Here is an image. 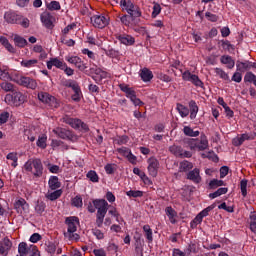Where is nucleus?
Wrapping results in <instances>:
<instances>
[{"label": "nucleus", "mask_w": 256, "mask_h": 256, "mask_svg": "<svg viewBox=\"0 0 256 256\" xmlns=\"http://www.w3.org/2000/svg\"><path fill=\"white\" fill-rule=\"evenodd\" d=\"M225 182L223 180L213 179L209 182L210 189H217V187H223Z\"/></svg>", "instance_id": "nucleus-44"}, {"label": "nucleus", "mask_w": 256, "mask_h": 256, "mask_svg": "<svg viewBox=\"0 0 256 256\" xmlns=\"http://www.w3.org/2000/svg\"><path fill=\"white\" fill-rule=\"evenodd\" d=\"M187 179L193 183L199 184L203 179L201 178V170L199 168H194L187 173Z\"/></svg>", "instance_id": "nucleus-14"}, {"label": "nucleus", "mask_w": 256, "mask_h": 256, "mask_svg": "<svg viewBox=\"0 0 256 256\" xmlns=\"http://www.w3.org/2000/svg\"><path fill=\"white\" fill-rule=\"evenodd\" d=\"M139 75L144 83H149L153 79V72L149 68H142Z\"/></svg>", "instance_id": "nucleus-24"}, {"label": "nucleus", "mask_w": 256, "mask_h": 256, "mask_svg": "<svg viewBox=\"0 0 256 256\" xmlns=\"http://www.w3.org/2000/svg\"><path fill=\"white\" fill-rule=\"evenodd\" d=\"M53 67H56L57 69H63L65 67V63L59 58H51L50 61L47 62V69H53Z\"/></svg>", "instance_id": "nucleus-22"}, {"label": "nucleus", "mask_w": 256, "mask_h": 256, "mask_svg": "<svg viewBox=\"0 0 256 256\" xmlns=\"http://www.w3.org/2000/svg\"><path fill=\"white\" fill-rule=\"evenodd\" d=\"M126 13H128V16L131 17L132 21H135V19L141 17V9L135 4L133 5V8H130Z\"/></svg>", "instance_id": "nucleus-25"}, {"label": "nucleus", "mask_w": 256, "mask_h": 256, "mask_svg": "<svg viewBox=\"0 0 256 256\" xmlns=\"http://www.w3.org/2000/svg\"><path fill=\"white\" fill-rule=\"evenodd\" d=\"M5 103L7 105H13L14 107H20V105H23L27 101V96L25 94L14 90L11 94H6L5 96Z\"/></svg>", "instance_id": "nucleus-5"}, {"label": "nucleus", "mask_w": 256, "mask_h": 256, "mask_svg": "<svg viewBox=\"0 0 256 256\" xmlns=\"http://www.w3.org/2000/svg\"><path fill=\"white\" fill-rule=\"evenodd\" d=\"M126 195L128 197H133L134 199H136L137 197H143V191L140 190H130L126 192Z\"/></svg>", "instance_id": "nucleus-46"}, {"label": "nucleus", "mask_w": 256, "mask_h": 256, "mask_svg": "<svg viewBox=\"0 0 256 256\" xmlns=\"http://www.w3.org/2000/svg\"><path fill=\"white\" fill-rule=\"evenodd\" d=\"M183 133H184V135H187V137H199V135H200L199 131H195V130H193V128H191L189 126H185L183 128Z\"/></svg>", "instance_id": "nucleus-39"}, {"label": "nucleus", "mask_w": 256, "mask_h": 256, "mask_svg": "<svg viewBox=\"0 0 256 256\" xmlns=\"http://www.w3.org/2000/svg\"><path fill=\"white\" fill-rule=\"evenodd\" d=\"M214 209H215V204H212L207 208H205L204 210H202L199 214L204 218L209 216V213H211V211H213Z\"/></svg>", "instance_id": "nucleus-55"}, {"label": "nucleus", "mask_w": 256, "mask_h": 256, "mask_svg": "<svg viewBox=\"0 0 256 256\" xmlns=\"http://www.w3.org/2000/svg\"><path fill=\"white\" fill-rule=\"evenodd\" d=\"M14 209H15L16 213H18L19 215L29 213V204L27 203V201L25 199L20 198L15 201Z\"/></svg>", "instance_id": "nucleus-12"}, {"label": "nucleus", "mask_w": 256, "mask_h": 256, "mask_svg": "<svg viewBox=\"0 0 256 256\" xmlns=\"http://www.w3.org/2000/svg\"><path fill=\"white\" fill-rule=\"evenodd\" d=\"M216 75L220 76V79H224V81H229V74L223 71L221 68H216L215 69Z\"/></svg>", "instance_id": "nucleus-48"}, {"label": "nucleus", "mask_w": 256, "mask_h": 256, "mask_svg": "<svg viewBox=\"0 0 256 256\" xmlns=\"http://www.w3.org/2000/svg\"><path fill=\"white\" fill-rule=\"evenodd\" d=\"M201 223H203V217H202L200 214H198V215L192 220V222L190 223V225H191V227H192V229H193V228L197 227V225H199V224H201Z\"/></svg>", "instance_id": "nucleus-52"}, {"label": "nucleus", "mask_w": 256, "mask_h": 256, "mask_svg": "<svg viewBox=\"0 0 256 256\" xmlns=\"http://www.w3.org/2000/svg\"><path fill=\"white\" fill-rule=\"evenodd\" d=\"M37 146L41 147V149H45V147H47V137H39L37 140Z\"/></svg>", "instance_id": "nucleus-59"}, {"label": "nucleus", "mask_w": 256, "mask_h": 256, "mask_svg": "<svg viewBox=\"0 0 256 256\" xmlns=\"http://www.w3.org/2000/svg\"><path fill=\"white\" fill-rule=\"evenodd\" d=\"M53 133L57 135L60 139H65L67 141H73L75 135L71 130H67L66 128L57 127L53 129Z\"/></svg>", "instance_id": "nucleus-10"}, {"label": "nucleus", "mask_w": 256, "mask_h": 256, "mask_svg": "<svg viewBox=\"0 0 256 256\" xmlns=\"http://www.w3.org/2000/svg\"><path fill=\"white\" fill-rule=\"evenodd\" d=\"M165 214L169 218V221L170 223H172V225H175V223H177V211H175L173 207L167 206L165 208Z\"/></svg>", "instance_id": "nucleus-21"}, {"label": "nucleus", "mask_w": 256, "mask_h": 256, "mask_svg": "<svg viewBox=\"0 0 256 256\" xmlns=\"http://www.w3.org/2000/svg\"><path fill=\"white\" fill-rule=\"evenodd\" d=\"M4 20L6 23H10L11 25H21V27H24V29H28L30 25V21L27 18L13 11L5 12Z\"/></svg>", "instance_id": "nucleus-2"}, {"label": "nucleus", "mask_w": 256, "mask_h": 256, "mask_svg": "<svg viewBox=\"0 0 256 256\" xmlns=\"http://www.w3.org/2000/svg\"><path fill=\"white\" fill-rule=\"evenodd\" d=\"M11 247H13V242L7 237H5L2 241H0V255H5V253H9L11 251Z\"/></svg>", "instance_id": "nucleus-19"}, {"label": "nucleus", "mask_w": 256, "mask_h": 256, "mask_svg": "<svg viewBox=\"0 0 256 256\" xmlns=\"http://www.w3.org/2000/svg\"><path fill=\"white\" fill-rule=\"evenodd\" d=\"M236 68L237 71L240 73H245V71H249L250 69H256V63L245 61V62H240L238 61L236 63Z\"/></svg>", "instance_id": "nucleus-16"}, {"label": "nucleus", "mask_w": 256, "mask_h": 256, "mask_svg": "<svg viewBox=\"0 0 256 256\" xmlns=\"http://www.w3.org/2000/svg\"><path fill=\"white\" fill-rule=\"evenodd\" d=\"M38 99L42 103H45L46 105H49V107H54V108L59 107V103L57 102V98H55L54 96H51L47 92L38 93Z\"/></svg>", "instance_id": "nucleus-8"}, {"label": "nucleus", "mask_w": 256, "mask_h": 256, "mask_svg": "<svg viewBox=\"0 0 256 256\" xmlns=\"http://www.w3.org/2000/svg\"><path fill=\"white\" fill-rule=\"evenodd\" d=\"M91 23L96 29H105L109 25V17L105 15H94L91 17Z\"/></svg>", "instance_id": "nucleus-7"}, {"label": "nucleus", "mask_w": 256, "mask_h": 256, "mask_svg": "<svg viewBox=\"0 0 256 256\" xmlns=\"http://www.w3.org/2000/svg\"><path fill=\"white\" fill-rule=\"evenodd\" d=\"M135 253V256H143V246H141V244H135Z\"/></svg>", "instance_id": "nucleus-64"}, {"label": "nucleus", "mask_w": 256, "mask_h": 256, "mask_svg": "<svg viewBox=\"0 0 256 256\" xmlns=\"http://www.w3.org/2000/svg\"><path fill=\"white\" fill-rule=\"evenodd\" d=\"M62 194H63L62 190H56L54 192L47 193L46 199H49V201H57V199H59V197H61Z\"/></svg>", "instance_id": "nucleus-40"}, {"label": "nucleus", "mask_w": 256, "mask_h": 256, "mask_svg": "<svg viewBox=\"0 0 256 256\" xmlns=\"http://www.w3.org/2000/svg\"><path fill=\"white\" fill-rule=\"evenodd\" d=\"M49 11H59L61 10V4L57 1H51L50 5H48Z\"/></svg>", "instance_id": "nucleus-50"}, {"label": "nucleus", "mask_w": 256, "mask_h": 256, "mask_svg": "<svg viewBox=\"0 0 256 256\" xmlns=\"http://www.w3.org/2000/svg\"><path fill=\"white\" fill-rule=\"evenodd\" d=\"M161 13V5L159 3H154L152 11V19H155L157 15Z\"/></svg>", "instance_id": "nucleus-54"}, {"label": "nucleus", "mask_w": 256, "mask_h": 256, "mask_svg": "<svg viewBox=\"0 0 256 256\" xmlns=\"http://www.w3.org/2000/svg\"><path fill=\"white\" fill-rule=\"evenodd\" d=\"M16 83L27 89H37V81L31 77L21 76L16 80Z\"/></svg>", "instance_id": "nucleus-11"}, {"label": "nucleus", "mask_w": 256, "mask_h": 256, "mask_svg": "<svg viewBox=\"0 0 256 256\" xmlns=\"http://www.w3.org/2000/svg\"><path fill=\"white\" fill-rule=\"evenodd\" d=\"M72 205L74 207H83V198L81 196H76L72 199Z\"/></svg>", "instance_id": "nucleus-56"}, {"label": "nucleus", "mask_w": 256, "mask_h": 256, "mask_svg": "<svg viewBox=\"0 0 256 256\" xmlns=\"http://www.w3.org/2000/svg\"><path fill=\"white\" fill-rule=\"evenodd\" d=\"M64 237L69 239V241H79L80 239L79 234L75 232L64 233Z\"/></svg>", "instance_id": "nucleus-49"}, {"label": "nucleus", "mask_w": 256, "mask_h": 256, "mask_svg": "<svg viewBox=\"0 0 256 256\" xmlns=\"http://www.w3.org/2000/svg\"><path fill=\"white\" fill-rule=\"evenodd\" d=\"M91 71L94 73L92 79H94L96 83H101L103 79H107V72L103 71L101 68H92Z\"/></svg>", "instance_id": "nucleus-18"}, {"label": "nucleus", "mask_w": 256, "mask_h": 256, "mask_svg": "<svg viewBox=\"0 0 256 256\" xmlns=\"http://www.w3.org/2000/svg\"><path fill=\"white\" fill-rule=\"evenodd\" d=\"M170 153L175 155V157H182L183 156V148L181 146L172 145L169 147Z\"/></svg>", "instance_id": "nucleus-37"}, {"label": "nucleus", "mask_w": 256, "mask_h": 256, "mask_svg": "<svg viewBox=\"0 0 256 256\" xmlns=\"http://www.w3.org/2000/svg\"><path fill=\"white\" fill-rule=\"evenodd\" d=\"M67 61H68V63L75 65V67H77V69H79V71H85V69H87V65L84 64L81 61V58H79L77 56H72V57L68 58Z\"/></svg>", "instance_id": "nucleus-20"}, {"label": "nucleus", "mask_w": 256, "mask_h": 256, "mask_svg": "<svg viewBox=\"0 0 256 256\" xmlns=\"http://www.w3.org/2000/svg\"><path fill=\"white\" fill-rule=\"evenodd\" d=\"M185 145L191 149V151H205L207 147H209V140H207V136L202 134L200 139L188 138L184 140Z\"/></svg>", "instance_id": "nucleus-4"}, {"label": "nucleus", "mask_w": 256, "mask_h": 256, "mask_svg": "<svg viewBox=\"0 0 256 256\" xmlns=\"http://www.w3.org/2000/svg\"><path fill=\"white\" fill-rule=\"evenodd\" d=\"M18 253L19 255L17 256H31V254L33 253V250H31V248H29V246H27V243L25 242H21L18 246Z\"/></svg>", "instance_id": "nucleus-23"}, {"label": "nucleus", "mask_w": 256, "mask_h": 256, "mask_svg": "<svg viewBox=\"0 0 256 256\" xmlns=\"http://www.w3.org/2000/svg\"><path fill=\"white\" fill-rule=\"evenodd\" d=\"M65 223L68 225V230L64 233H75L77 231V225H79V218L76 216L67 217Z\"/></svg>", "instance_id": "nucleus-13"}, {"label": "nucleus", "mask_w": 256, "mask_h": 256, "mask_svg": "<svg viewBox=\"0 0 256 256\" xmlns=\"http://www.w3.org/2000/svg\"><path fill=\"white\" fill-rule=\"evenodd\" d=\"M157 79H160V81H163L164 83H171V81H172L170 76L167 74H164V73H158Z\"/></svg>", "instance_id": "nucleus-57"}, {"label": "nucleus", "mask_w": 256, "mask_h": 256, "mask_svg": "<svg viewBox=\"0 0 256 256\" xmlns=\"http://www.w3.org/2000/svg\"><path fill=\"white\" fill-rule=\"evenodd\" d=\"M25 136H26L27 139H29V141H31L32 143H33V141H35V139H37V135H35V129L25 130Z\"/></svg>", "instance_id": "nucleus-47"}, {"label": "nucleus", "mask_w": 256, "mask_h": 256, "mask_svg": "<svg viewBox=\"0 0 256 256\" xmlns=\"http://www.w3.org/2000/svg\"><path fill=\"white\" fill-rule=\"evenodd\" d=\"M190 109V119H195L197 117V113H199V106H197V102L195 100H191L189 102Z\"/></svg>", "instance_id": "nucleus-29"}, {"label": "nucleus", "mask_w": 256, "mask_h": 256, "mask_svg": "<svg viewBox=\"0 0 256 256\" xmlns=\"http://www.w3.org/2000/svg\"><path fill=\"white\" fill-rule=\"evenodd\" d=\"M118 39L123 45H133L135 43V38L130 35H122Z\"/></svg>", "instance_id": "nucleus-34"}, {"label": "nucleus", "mask_w": 256, "mask_h": 256, "mask_svg": "<svg viewBox=\"0 0 256 256\" xmlns=\"http://www.w3.org/2000/svg\"><path fill=\"white\" fill-rule=\"evenodd\" d=\"M9 121V112H3L0 114V125H4Z\"/></svg>", "instance_id": "nucleus-63"}, {"label": "nucleus", "mask_w": 256, "mask_h": 256, "mask_svg": "<svg viewBox=\"0 0 256 256\" xmlns=\"http://www.w3.org/2000/svg\"><path fill=\"white\" fill-rule=\"evenodd\" d=\"M93 205L97 210L96 225L97 227H103V221H105V215H107V207H109V203H107L105 199H96L93 200Z\"/></svg>", "instance_id": "nucleus-1"}, {"label": "nucleus", "mask_w": 256, "mask_h": 256, "mask_svg": "<svg viewBox=\"0 0 256 256\" xmlns=\"http://www.w3.org/2000/svg\"><path fill=\"white\" fill-rule=\"evenodd\" d=\"M24 169L25 171L32 173V175H34L36 178L43 177V163L39 158L29 159L24 164Z\"/></svg>", "instance_id": "nucleus-3"}, {"label": "nucleus", "mask_w": 256, "mask_h": 256, "mask_svg": "<svg viewBox=\"0 0 256 256\" xmlns=\"http://www.w3.org/2000/svg\"><path fill=\"white\" fill-rule=\"evenodd\" d=\"M0 79H2V81H9V79H11V75H9V70H3L0 68Z\"/></svg>", "instance_id": "nucleus-53"}, {"label": "nucleus", "mask_w": 256, "mask_h": 256, "mask_svg": "<svg viewBox=\"0 0 256 256\" xmlns=\"http://www.w3.org/2000/svg\"><path fill=\"white\" fill-rule=\"evenodd\" d=\"M14 45L23 49V47H27V40L19 35L14 36Z\"/></svg>", "instance_id": "nucleus-32"}, {"label": "nucleus", "mask_w": 256, "mask_h": 256, "mask_svg": "<svg viewBox=\"0 0 256 256\" xmlns=\"http://www.w3.org/2000/svg\"><path fill=\"white\" fill-rule=\"evenodd\" d=\"M86 176L92 181V183H99V175H97V172L94 170H90Z\"/></svg>", "instance_id": "nucleus-45"}, {"label": "nucleus", "mask_w": 256, "mask_h": 256, "mask_svg": "<svg viewBox=\"0 0 256 256\" xmlns=\"http://www.w3.org/2000/svg\"><path fill=\"white\" fill-rule=\"evenodd\" d=\"M148 172L151 177H155L159 171V161L156 158L148 159Z\"/></svg>", "instance_id": "nucleus-15"}, {"label": "nucleus", "mask_w": 256, "mask_h": 256, "mask_svg": "<svg viewBox=\"0 0 256 256\" xmlns=\"http://www.w3.org/2000/svg\"><path fill=\"white\" fill-rule=\"evenodd\" d=\"M120 89L123 91V93H126V97H128L130 100L137 95L135 90L130 88L128 85L120 84Z\"/></svg>", "instance_id": "nucleus-30"}, {"label": "nucleus", "mask_w": 256, "mask_h": 256, "mask_svg": "<svg viewBox=\"0 0 256 256\" xmlns=\"http://www.w3.org/2000/svg\"><path fill=\"white\" fill-rule=\"evenodd\" d=\"M182 79L183 81H189L195 87H202L203 88V81L199 79V76L192 74L189 70H186L184 73H182Z\"/></svg>", "instance_id": "nucleus-9"}, {"label": "nucleus", "mask_w": 256, "mask_h": 256, "mask_svg": "<svg viewBox=\"0 0 256 256\" xmlns=\"http://www.w3.org/2000/svg\"><path fill=\"white\" fill-rule=\"evenodd\" d=\"M251 137H249V134H242L240 137H236L233 139V145L235 147H241L245 141H249Z\"/></svg>", "instance_id": "nucleus-28"}, {"label": "nucleus", "mask_w": 256, "mask_h": 256, "mask_svg": "<svg viewBox=\"0 0 256 256\" xmlns=\"http://www.w3.org/2000/svg\"><path fill=\"white\" fill-rule=\"evenodd\" d=\"M120 21L126 27H129V25H131V17L127 14H124L122 17H120Z\"/></svg>", "instance_id": "nucleus-61"}, {"label": "nucleus", "mask_w": 256, "mask_h": 256, "mask_svg": "<svg viewBox=\"0 0 256 256\" xmlns=\"http://www.w3.org/2000/svg\"><path fill=\"white\" fill-rule=\"evenodd\" d=\"M220 61L223 65H227L228 69H233V67H235V60H233L231 56H222Z\"/></svg>", "instance_id": "nucleus-33"}, {"label": "nucleus", "mask_w": 256, "mask_h": 256, "mask_svg": "<svg viewBox=\"0 0 256 256\" xmlns=\"http://www.w3.org/2000/svg\"><path fill=\"white\" fill-rule=\"evenodd\" d=\"M247 179H243L240 182V189L243 197H247Z\"/></svg>", "instance_id": "nucleus-51"}, {"label": "nucleus", "mask_w": 256, "mask_h": 256, "mask_svg": "<svg viewBox=\"0 0 256 256\" xmlns=\"http://www.w3.org/2000/svg\"><path fill=\"white\" fill-rule=\"evenodd\" d=\"M63 123H66V125H70L72 129H78L79 131H84V133H87L89 131V126L81 121L79 118H71L69 116H64L62 118Z\"/></svg>", "instance_id": "nucleus-6"}, {"label": "nucleus", "mask_w": 256, "mask_h": 256, "mask_svg": "<svg viewBox=\"0 0 256 256\" xmlns=\"http://www.w3.org/2000/svg\"><path fill=\"white\" fill-rule=\"evenodd\" d=\"M48 185L52 191H56V189H59V187H61V182H59V177L51 176L48 181Z\"/></svg>", "instance_id": "nucleus-27"}, {"label": "nucleus", "mask_w": 256, "mask_h": 256, "mask_svg": "<svg viewBox=\"0 0 256 256\" xmlns=\"http://www.w3.org/2000/svg\"><path fill=\"white\" fill-rule=\"evenodd\" d=\"M45 209H47V205L43 201H37L35 205V212L37 215H43L45 213Z\"/></svg>", "instance_id": "nucleus-38"}, {"label": "nucleus", "mask_w": 256, "mask_h": 256, "mask_svg": "<svg viewBox=\"0 0 256 256\" xmlns=\"http://www.w3.org/2000/svg\"><path fill=\"white\" fill-rule=\"evenodd\" d=\"M54 20H55V18L53 17V15H51V13L44 12L41 15V21L47 29H53V21Z\"/></svg>", "instance_id": "nucleus-17"}, {"label": "nucleus", "mask_w": 256, "mask_h": 256, "mask_svg": "<svg viewBox=\"0 0 256 256\" xmlns=\"http://www.w3.org/2000/svg\"><path fill=\"white\" fill-rule=\"evenodd\" d=\"M0 43L1 45H3V47H5L6 50L9 51V53H17V50L15 49V47L11 45V43L5 36H0Z\"/></svg>", "instance_id": "nucleus-26"}, {"label": "nucleus", "mask_w": 256, "mask_h": 256, "mask_svg": "<svg viewBox=\"0 0 256 256\" xmlns=\"http://www.w3.org/2000/svg\"><path fill=\"white\" fill-rule=\"evenodd\" d=\"M39 63L37 59H32V60H23L21 62L22 67H26L27 69L31 67H35Z\"/></svg>", "instance_id": "nucleus-43"}, {"label": "nucleus", "mask_w": 256, "mask_h": 256, "mask_svg": "<svg viewBox=\"0 0 256 256\" xmlns=\"http://www.w3.org/2000/svg\"><path fill=\"white\" fill-rule=\"evenodd\" d=\"M176 110L178 111L179 115L183 118L189 115V108H187L185 105L181 103H178L176 105Z\"/></svg>", "instance_id": "nucleus-36"}, {"label": "nucleus", "mask_w": 256, "mask_h": 256, "mask_svg": "<svg viewBox=\"0 0 256 256\" xmlns=\"http://www.w3.org/2000/svg\"><path fill=\"white\" fill-rule=\"evenodd\" d=\"M205 17L208 19V21H211L212 23H216V21H219V16L211 12H206Z\"/></svg>", "instance_id": "nucleus-60"}, {"label": "nucleus", "mask_w": 256, "mask_h": 256, "mask_svg": "<svg viewBox=\"0 0 256 256\" xmlns=\"http://www.w3.org/2000/svg\"><path fill=\"white\" fill-rule=\"evenodd\" d=\"M135 3L131 0H120V7L122 11H126V13L130 10L133 9V6Z\"/></svg>", "instance_id": "nucleus-35"}, {"label": "nucleus", "mask_w": 256, "mask_h": 256, "mask_svg": "<svg viewBox=\"0 0 256 256\" xmlns=\"http://www.w3.org/2000/svg\"><path fill=\"white\" fill-rule=\"evenodd\" d=\"M143 231H144L145 237L149 241V243L153 242V230L151 229V226L144 225Z\"/></svg>", "instance_id": "nucleus-41"}, {"label": "nucleus", "mask_w": 256, "mask_h": 256, "mask_svg": "<svg viewBox=\"0 0 256 256\" xmlns=\"http://www.w3.org/2000/svg\"><path fill=\"white\" fill-rule=\"evenodd\" d=\"M0 87L1 89H3V91H6V93H8L9 91L13 93V91H15V86L11 82H2L0 84Z\"/></svg>", "instance_id": "nucleus-42"}, {"label": "nucleus", "mask_w": 256, "mask_h": 256, "mask_svg": "<svg viewBox=\"0 0 256 256\" xmlns=\"http://www.w3.org/2000/svg\"><path fill=\"white\" fill-rule=\"evenodd\" d=\"M191 169H193V163L187 160L180 162V165H179L180 173H187V171H191Z\"/></svg>", "instance_id": "nucleus-31"}, {"label": "nucleus", "mask_w": 256, "mask_h": 256, "mask_svg": "<svg viewBox=\"0 0 256 256\" xmlns=\"http://www.w3.org/2000/svg\"><path fill=\"white\" fill-rule=\"evenodd\" d=\"M256 75L253 74V72H247L244 76V82L245 83H253L255 80Z\"/></svg>", "instance_id": "nucleus-58"}, {"label": "nucleus", "mask_w": 256, "mask_h": 256, "mask_svg": "<svg viewBox=\"0 0 256 256\" xmlns=\"http://www.w3.org/2000/svg\"><path fill=\"white\" fill-rule=\"evenodd\" d=\"M117 152L120 155H123V157H128L129 154L131 153V149L127 148V147H122V148H118Z\"/></svg>", "instance_id": "nucleus-62"}]
</instances>
